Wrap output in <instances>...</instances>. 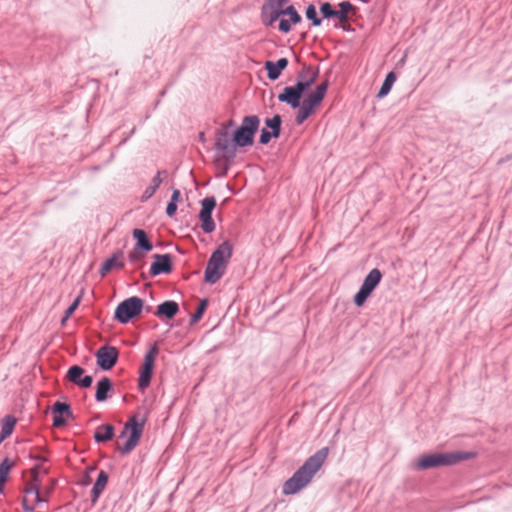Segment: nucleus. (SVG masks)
I'll return each instance as SVG.
<instances>
[{
  "mask_svg": "<svg viewBox=\"0 0 512 512\" xmlns=\"http://www.w3.org/2000/svg\"><path fill=\"white\" fill-rule=\"evenodd\" d=\"M145 424L146 418L140 419L137 415L129 417L119 435V438L127 436V440L123 445L116 446V450L121 456L130 454L136 448L141 440Z\"/></svg>",
  "mask_w": 512,
  "mask_h": 512,
  "instance_id": "39448f33",
  "label": "nucleus"
},
{
  "mask_svg": "<svg viewBox=\"0 0 512 512\" xmlns=\"http://www.w3.org/2000/svg\"><path fill=\"white\" fill-rule=\"evenodd\" d=\"M282 123L283 121L281 115L275 114L273 117L265 119L263 128L280 136L282 131Z\"/></svg>",
  "mask_w": 512,
  "mask_h": 512,
  "instance_id": "bb28decb",
  "label": "nucleus"
},
{
  "mask_svg": "<svg viewBox=\"0 0 512 512\" xmlns=\"http://www.w3.org/2000/svg\"><path fill=\"white\" fill-rule=\"evenodd\" d=\"M24 493L27 495H33L34 496V503L39 504L41 502H46V499H44L39 489L36 486L28 487L24 490Z\"/></svg>",
  "mask_w": 512,
  "mask_h": 512,
  "instance_id": "e433bc0d",
  "label": "nucleus"
},
{
  "mask_svg": "<svg viewBox=\"0 0 512 512\" xmlns=\"http://www.w3.org/2000/svg\"><path fill=\"white\" fill-rule=\"evenodd\" d=\"M9 436L4 432V431H0V444L6 440Z\"/></svg>",
  "mask_w": 512,
  "mask_h": 512,
  "instance_id": "864d4df0",
  "label": "nucleus"
},
{
  "mask_svg": "<svg viewBox=\"0 0 512 512\" xmlns=\"http://www.w3.org/2000/svg\"><path fill=\"white\" fill-rule=\"evenodd\" d=\"M113 391V383L107 376H103L96 384L95 400L105 402L109 398V393Z\"/></svg>",
  "mask_w": 512,
  "mask_h": 512,
  "instance_id": "aec40b11",
  "label": "nucleus"
},
{
  "mask_svg": "<svg viewBox=\"0 0 512 512\" xmlns=\"http://www.w3.org/2000/svg\"><path fill=\"white\" fill-rule=\"evenodd\" d=\"M15 466V461L4 458L0 462V481L6 483L10 474L11 469Z\"/></svg>",
  "mask_w": 512,
  "mask_h": 512,
  "instance_id": "7c9ffc66",
  "label": "nucleus"
},
{
  "mask_svg": "<svg viewBox=\"0 0 512 512\" xmlns=\"http://www.w3.org/2000/svg\"><path fill=\"white\" fill-rule=\"evenodd\" d=\"M236 128V122L233 119H229L225 122H222L219 128L215 132V143L214 149L216 151L217 156H221L225 149L228 148V143L231 138V129Z\"/></svg>",
  "mask_w": 512,
  "mask_h": 512,
  "instance_id": "ddd939ff",
  "label": "nucleus"
},
{
  "mask_svg": "<svg viewBox=\"0 0 512 512\" xmlns=\"http://www.w3.org/2000/svg\"><path fill=\"white\" fill-rule=\"evenodd\" d=\"M156 175H159V177H166L168 175V171L166 169L159 170Z\"/></svg>",
  "mask_w": 512,
  "mask_h": 512,
  "instance_id": "603ef678",
  "label": "nucleus"
},
{
  "mask_svg": "<svg viewBox=\"0 0 512 512\" xmlns=\"http://www.w3.org/2000/svg\"><path fill=\"white\" fill-rule=\"evenodd\" d=\"M329 87V79H324L318 84L313 91L307 94L306 98L302 101L295 117V123L297 125L303 124L311 115L315 113V110L325 98Z\"/></svg>",
  "mask_w": 512,
  "mask_h": 512,
  "instance_id": "423d86ee",
  "label": "nucleus"
},
{
  "mask_svg": "<svg viewBox=\"0 0 512 512\" xmlns=\"http://www.w3.org/2000/svg\"><path fill=\"white\" fill-rule=\"evenodd\" d=\"M259 127L260 118L258 115L244 116L241 124L232 132L228 148L224 150L220 158L228 165H232L239 148L250 147L254 144Z\"/></svg>",
  "mask_w": 512,
  "mask_h": 512,
  "instance_id": "f03ea898",
  "label": "nucleus"
},
{
  "mask_svg": "<svg viewBox=\"0 0 512 512\" xmlns=\"http://www.w3.org/2000/svg\"><path fill=\"white\" fill-rule=\"evenodd\" d=\"M181 200L182 198L180 190L177 188L172 189V195L169 202L178 204Z\"/></svg>",
  "mask_w": 512,
  "mask_h": 512,
  "instance_id": "37998d69",
  "label": "nucleus"
},
{
  "mask_svg": "<svg viewBox=\"0 0 512 512\" xmlns=\"http://www.w3.org/2000/svg\"><path fill=\"white\" fill-rule=\"evenodd\" d=\"M312 85L313 84L308 79H296V83L293 86L300 92L302 96H304L311 89Z\"/></svg>",
  "mask_w": 512,
  "mask_h": 512,
  "instance_id": "c9c22d12",
  "label": "nucleus"
},
{
  "mask_svg": "<svg viewBox=\"0 0 512 512\" xmlns=\"http://www.w3.org/2000/svg\"><path fill=\"white\" fill-rule=\"evenodd\" d=\"M144 301L138 296H131L121 301L115 308L114 319L120 324H127L141 315Z\"/></svg>",
  "mask_w": 512,
  "mask_h": 512,
  "instance_id": "0eeeda50",
  "label": "nucleus"
},
{
  "mask_svg": "<svg viewBox=\"0 0 512 512\" xmlns=\"http://www.w3.org/2000/svg\"><path fill=\"white\" fill-rule=\"evenodd\" d=\"M29 458L32 459V460H35L39 463H45V462H48V458L45 457V456H42V455H34V454H30L29 455Z\"/></svg>",
  "mask_w": 512,
  "mask_h": 512,
  "instance_id": "de8ad7c7",
  "label": "nucleus"
},
{
  "mask_svg": "<svg viewBox=\"0 0 512 512\" xmlns=\"http://www.w3.org/2000/svg\"><path fill=\"white\" fill-rule=\"evenodd\" d=\"M154 261L152 262L149 270L151 277H156L161 274H170L173 270L172 256L166 254H155L153 256Z\"/></svg>",
  "mask_w": 512,
  "mask_h": 512,
  "instance_id": "2eb2a0df",
  "label": "nucleus"
},
{
  "mask_svg": "<svg viewBox=\"0 0 512 512\" xmlns=\"http://www.w3.org/2000/svg\"><path fill=\"white\" fill-rule=\"evenodd\" d=\"M4 486H5V483H3V482H1V481H0V494H2V493H3V491H4Z\"/></svg>",
  "mask_w": 512,
  "mask_h": 512,
  "instance_id": "bf43d9fd",
  "label": "nucleus"
},
{
  "mask_svg": "<svg viewBox=\"0 0 512 512\" xmlns=\"http://www.w3.org/2000/svg\"><path fill=\"white\" fill-rule=\"evenodd\" d=\"M341 28H342L344 31H347V32H349V31H353V29H352L349 25H348V26H346L345 24H342Z\"/></svg>",
  "mask_w": 512,
  "mask_h": 512,
  "instance_id": "6e6d98bb",
  "label": "nucleus"
},
{
  "mask_svg": "<svg viewBox=\"0 0 512 512\" xmlns=\"http://www.w3.org/2000/svg\"><path fill=\"white\" fill-rule=\"evenodd\" d=\"M302 21V17L299 13H296L295 15L291 16L289 19L281 18L279 20L278 24V30L283 33L287 34L291 31L292 25H298Z\"/></svg>",
  "mask_w": 512,
  "mask_h": 512,
  "instance_id": "393cba45",
  "label": "nucleus"
},
{
  "mask_svg": "<svg viewBox=\"0 0 512 512\" xmlns=\"http://www.w3.org/2000/svg\"><path fill=\"white\" fill-rule=\"evenodd\" d=\"M318 76H319V68L317 67L316 71H314V72L310 75V77H308L307 79H308L312 84H314V83L316 82V80H317Z\"/></svg>",
  "mask_w": 512,
  "mask_h": 512,
  "instance_id": "09e8293b",
  "label": "nucleus"
},
{
  "mask_svg": "<svg viewBox=\"0 0 512 512\" xmlns=\"http://www.w3.org/2000/svg\"><path fill=\"white\" fill-rule=\"evenodd\" d=\"M156 191L157 190H155V188L148 186L145 189L143 195L141 196V201L145 202V201L149 200L156 193Z\"/></svg>",
  "mask_w": 512,
  "mask_h": 512,
  "instance_id": "79ce46f5",
  "label": "nucleus"
},
{
  "mask_svg": "<svg viewBox=\"0 0 512 512\" xmlns=\"http://www.w3.org/2000/svg\"><path fill=\"white\" fill-rule=\"evenodd\" d=\"M201 209L199 211V220L201 221V229L205 234L215 231L216 224L212 217V213L216 208L217 201L214 196H207L200 201Z\"/></svg>",
  "mask_w": 512,
  "mask_h": 512,
  "instance_id": "9b49d317",
  "label": "nucleus"
},
{
  "mask_svg": "<svg viewBox=\"0 0 512 512\" xmlns=\"http://www.w3.org/2000/svg\"><path fill=\"white\" fill-rule=\"evenodd\" d=\"M82 298V292L73 300V302L68 306L65 310L64 315L61 319V324L64 325L65 322L72 316L75 310L78 308L80 301Z\"/></svg>",
  "mask_w": 512,
  "mask_h": 512,
  "instance_id": "72a5a7b5",
  "label": "nucleus"
},
{
  "mask_svg": "<svg viewBox=\"0 0 512 512\" xmlns=\"http://www.w3.org/2000/svg\"><path fill=\"white\" fill-rule=\"evenodd\" d=\"M396 79H397V75L394 71L388 72L385 76V79H384L378 93H377V98L381 99V98H384L385 96H387L390 93Z\"/></svg>",
  "mask_w": 512,
  "mask_h": 512,
  "instance_id": "b1692460",
  "label": "nucleus"
},
{
  "mask_svg": "<svg viewBox=\"0 0 512 512\" xmlns=\"http://www.w3.org/2000/svg\"><path fill=\"white\" fill-rule=\"evenodd\" d=\"M199 139L200 141L204 142L205 141V133L204 132H200L199 133Z\"/></svg>",
  "mask_w": 512,
  "mask_h": 512,
  "instance_id": "13d9d810",
  "label": "nucleus"
},
{
  "mask_svg": "<svg viewBox=\"0 0 512 512\" xmlns=\"http://www.w3.org/2000/svg\"><path fill=\"white\" fill-rule=\"evenodd\" d=\"M475 456V452L466 451L430 453L421 456L418 459L415 468L417 470H428L441 466H450L460 461L472 459Z\"/></svg>",
  "mask_w": 512,
  "mask_h": 512,
  "instance_id": "20e7f679",
  "label": "nucleus"
},
{
  "mask_svg": "<svg viewBox=\"0 0 512 512\" xmlns=\"http://www.w3.org/2000/svg\"><path fill=\"white\" fill-rule=\"evenodd\" d=\"M115 437V427L112 424H101L95 430L93 439L96 443H105Z\"/></svg>",
  "mask_w": 512,
  "mask_h": 512,
  "instance_id": "5701e85b",
  "label": "nucleus"
},
{
  "mask_svg": "<svg viewBox=\"0 0 512 512\" xmlns=\"http://www.w3.org/2000/svg\"><path fill=\"white\" fill-rule=\"evenodd\" d=\"M96 364L102 371L111 370L119 358V350L110 345L101 346L95 353Z\"/></svg>",
  "mask_w": 512,
  "mask_h": 512,
  "instance_id": "f8f14e48",
  "label": "nucleus"
},
{
  "mask_svg": "<svg viewBox=\"0 0 512 512\" xmlns=\"http://www.w3.org/2000/svg\"><path fill=\"white\" fill-rule=\"evenodd\" d=\"M226 188H227L228 190H230V191H233V189H232V187L230 186V184H229V183H228V184H226Z\"/></svg>",
  "mask_w": 512,
  "mask_h": 512,
  "instance_id": "680f3d73",
  "label": "nucleus"
},
{
  "mask_svg": "<svg viewBox=\"0 0 512 512\" xmlns=\"http://www.w3.org/2000/svg\"><path fill=\"white\" fill-rule=\"evenodd\" d=\"M128 141V137H124L121 142L119 143V145H123L125 144L126 142Z\"/></svg>",
  "mask_w": 512,
  "mask_h": 512,
  "instance_id": "052dcab7",
  "label": "nucleus"
},
{
  "mask_svg": "<svg viewBox=\"0 0 512 512\" xmlns=\"http://www.w3.org/2000/svg\"><path fill=\"white\" fill-rule=\"evenodd\" d=\"M51 412L53 414V426L55 428H60L64 426L68 420L74 419L71 406L66 402L56 401L51 407Z\"/></svg>",
  "mask_w": 512,
  "mask_h": 512,
  "instance_id": "4468645a",
  "label": "nucleus"
},
{
  "mask_svg": "<svg viewBox=\"0 0 512 512\" xmlns=\"http://www.w3.org/2000/svg\"><path fill=\"white\" fill-rule=\"evenodd\" d=\"M280 136L276 135L275 133H273L272 131H269L265 128H262L260 130V136H259V143L261 145H268L271 141V139H277L279 138Z\"/></svg>",
  "mask_w": 512,
  "mask_h": 512,
  "instance_id": "f704fd0d",
  "label": "nucleus"
},
{
  "mask_svg": "<svg viewBox=\"0 0 512 512\" xmlns=\"http://www.w3.org/2000/svg\"><path fill=\"white\" fill-rule=\"evenodd\" d=\"M208 303H209V301L207 298H203L200 300L196 311L190 317V321H189L190 325H194L200 321V319L202 318V316L204 315V313L208 307Z\"/></svg>",
  "mask_w": 512,
  "mask_h": 512,
  "instance_id": "c756f323",
  "label": "nucleus"
},
{
  "mask_svg": "<svg viewBox=\"0 0 512 512\" xmlns=\"http://www.w3.org/2000/svg\"><path fill=\"white\" fill-rule=\"evenodd\" d=\"M90 483L89 475L87 474L85 479H83L79 484L80 485H88Z\"/></svg>",
  "mask_w": 512,
  "mask_h": 512,
  "instance_id": "5fc2aeb1",
  "label": "nucleus"
},
{
  "mask_svg": "<svg viewBox=\"0 0 512 512\" xmlns=\"http://www.w3.org/2000/svg\"><path fill=\"white\" fill-rule=\"evenodd\" d=\"M179 312V304L174 300H165L160 303L154 312V316L160 319H173Z\"/></svg>",
  "mask_w": 512,
  "mask_h": 512,
  "instance_id": "a211bd4d",
  "label": "nucleus"
},
{
  "mask_svg": "<svg viewBox=\"0 0 512 512\" xmlns=\"http://www.w3.org/2000/svg\"><path fill=\"white\" fill-rule=\"evenodd\" d=\"M302 97L303 96L300 94V92L292 85L286 86L283 91L278 94L277 99L279 102L286 103L291 108L296 109L302 104Z\"/></svg>",
  "mask_w": 512,
  "mask_h": 512,
  "instance_id": "dca6fc26",
  "label": "nucleus"
},
{
  "mask_svg": "<svg viewBox=\"0 0 512 512\" xmlns=\"http://www.w3.org/2000/svg\"><path fill=\"white\" fill-rule=\"evenodd\" d=\"M278 11L280 12L281 18H284V16H288L290 18L291 16L298 13V11L296 10V8L293 5H289L286 7L282 6L281 8H278Z\"/></svg>",
  "mask_w": 512,
  "mask_h": 512,
  "instance_id": "4c0bfd02",
  "label": "nucleus"
},
{
  "mask_svg": "<svg viewBox=\"0 0 512 512\" xmlns=\"http://www.w3.org/2000/svg\"><path fill=\"white\" fill-rule=\"evenodd\" d=\"M382 273L378 268H373L365 276L358 292L353 297V302L356 307H362L373 291L377 288L382 280Z\"/></svg>",
  "mask_w": 512,
  "mask_h": 512,
  "instance_id": "6e6552de",
  "label": "nucleus"
},
{
  "mask_svg": "<svg viewBox=\"0 0 512 512\" xmlns=\"http://www.w3.org/2000/svg\"><path fill=\"white\" fill-rule=\"evenodd\" d=\"M132 237L135 240L133 249L128 253V260L131 264L139 263L146 253L152 251L153 244L150 241L145 230L135 228L132 231Z\"/></svg>",
  "mask_w": 512,
  "mask_h": 512,
  "instance_id": "1a4fd4ad",
  "label": "nucleus"
},
{
  "mask_svg": "<svg viewBox=\"0 0 512 512\" xmlns=\"http://www.w3.org/2000/svg\"><path fill=\"white\" fill-rule=\"evenodd\" d=\"M269 3V6H275L276 8H281L282 6H285L289 0H267Z\"/></svg>",
  "mask_w": 512,
  "mask_h": 512,
  "instance_id": "49530a36",
  "label": "nucleus"
},
{
  "mask_svg": "<svg viewBox=\"0 0 512 512\" xmlns=\"http://www.w3.org/2000/svg\"><path fill=\"white\" fill-rule=\"evenodd\" d=\"M233 255V245L229 240L223 241L212 252L204 272V281L210 285L218 282L225 274L227 265Z\"/></svg>",
  "mask_w": 512,
  "mask_h": 512,
  "instance_id": "7ed1b4c3",
  "label": "nucleus"
},
{
  "mask_svg": "<svg viewBox=\"0 0 512 512\" xmlns=\"http://www.w3.org/2000/svg\"><path fill=\"white\" fill-rule=\"evenodd\" d=\"M289 61L287 58H279L277 61L268 60L264 64V68L267 72V78L270 81H276L287 68Z\"/></svg>",
  "mask_w": 512,
  "mask_h": 512,
  "instance_id": "f3484780",
  "label": "nucleus"
},
{
  "mask_svg": "<svg viewBox=\"0 0 512 512\" xmlns=\"http://www.w3.org/2000/svg\"><path fill=\"white\" fill-rule=\"evenodd\" d=\"M321 18L323 19H337L339 21L338 10H336L331 3L323 2L319 7Z\"/></svg>",
  "mask_w": 512,
  "mask_h": 512,
  "instance_id": "cd10ccee",
  "label": "nucleus"
},
{
  "mask_svg": "<svg viewBox=\"0 0 512 512\" xmlns=\"http://www.w3.org/2000/svg\"><path fill=\"white\" fill-rule=\"evenodd\" d=\"M329 454V447H323L308 457L282 486L284 495H294L305 488L319 471Z\"/></svg>",
  "mask_w": 512,
  "mask_h": 512,
  "instance_id": "f257e3e1",
  "label": "nucleus"
},
{
  "mask_svg": "<svg viewBox=\"0 0 512 512\" xmlns=\"http://www.w3.org/2000/svg\"><path fill=\"white\" fill-rule=\"evenodd\" d=\"M305 17L311 22L314 27H319L322 24V18L318 16L317 10L314 4H309L305 9Z\"/></svg>",
  "mask_w": 512,
  "mask_h": 512,
  "instance_id": "2f4dec72",
  "label": "nucleus"
},
{
  "mask_svg": "<svg viewBox=\"0 0 512 512\" xmlns=\"http://www.w3.org/2000/svg\"><path fill=\"white\" fill-rule=\"evenodd\" d=\"M93 383V377L91 375L82 376L81 380H79L77 386L81 388H89Z\"/></svg>",
  "mask_w": 512,
  "mask_h": 512,
  "instance_id": "58836bf2",
  "label": "nucleus"
},
{
  "mask_svg": "<svg viewBox=\"0 0 512 512\" xmlns=\"http://www.w3.org/2000/svg\"><path fill=\"white\" fill-rule=\"evenodd\" d=\"M310 71H311V66H308V65L304 64L302 70L299 71L298 74H297V79H300V80L307 79L306 78V73H308Z\"/></svg>",
  "mask_w": 512,
  "mask_h": 512,
  "instance_id": "c03bdc74",
  "label": "nucleus"
},
{
  "mask_svg": "<svg viewBox=\"0 0 512 512\" xmlns=\"http://www.w3.org/2000/svg\"><path fill=\"white\" fill-rule=\"evenodd\" d=\"M123 256L122 250H117L111 257L107 258L99 269V274L103 277L109 273L113 268L122 269L124 262L119 261V258Z\"/></svg>",
  "mask_w": 512,
  "mask_h": 512,
  "instance_id": "4be33fe9",
  "label": "nucleus"
},
{
  "mask_svg": "<svg viewBox=\"0 0 512 512\" xmlns=\"http://www.w3.org/2000/svg\"><path fill=\"white\" fill-rule=\"evenodd\" d=\"M163 182V178L162 177H159V175H155L152 180H151V183H150V187H153L155 188V190H157L160 185L162 184Z\"/></svg>",
  "mask_w": 512,
  "mask_h": 512,
  "instance_id": "a18cd8bd",
  "label": "nucleus"
},
{
  "mask_svg": "<svg viewBox=\"0 0 512 512\" xmlns=\"http://www.w3.org/2000/svg\"><path fill=\"white\" fill-rule=\"evenodd\" d=\"M177 205L176 203L168 202L166 206L165 213L169 218H172L176 215L177 212Z\"/></svg>",
  "mask_w": 512,
  "mask_h": 512,
  "instance_id": "ea45409f",
  "label": "nucleus"
},
{
  "mask_svg": "<svg viewBox=\"0 0 512 512\" xmlns=\"http://www.w3.org/2000/svg\"><path fill=\"white\" fill-rule=\"evenodd\" d=\"M16 423L17 419L15 416L11 414L6 415L1 420V430L4 431L8 436H11L14 431Z\"/></svg>",
  "mask_w": 512,
  "mask_h": 512,
  "instance_id": "473e14b6",
  "label": "nucleus"
},
{
  "mask_svg": "<svg viewBox=\"0 0 512 512\" xmlns=\"http://www.w3.org/2000/svg\"><path fill=\"white\" fill-rule=\"evenodd\" d=\"M135 132H136V128H135V127H133V128L130 130V132L127 134V136H126V137H128V139H129L130 137H132V136L135 134Z\"/></svg>",
  "mask_w": 512,
  "mask_h": 512,
  "instance_id": "4d7b16f0",
  "label": "nucleus"
},
{
  "mask_svg": "<svg viewBox=\"0 0 512 512\" xmlns=\"http://www.w3.org/2000/svg\"><path fill=\"white\" fill-rule=\"evenodd\" d=\"M29 496L25 494V496L22 499V508L25 512H33L35 509V506L33 504H29Z\"/></svg>",
  "mask_w": 512,
  "mask_h": 512,
  "instance_id": "a19ab883",
  "label": "nucleus"
},
{
  "mask_svg": "<svg viewBox=\"0 0 512 512\" xmlns=\"http://www.w3.org/2000/svg\"><path fill=\"white\" fill-rule=\"evenodd\" d=\"M145 310H146V312H148V313H149V312L151 311V307H150V306H147V307L145 308Z\"/></svg>",
  "mask_w": 512,
  "mask_h": 512,
  "instance_id": "e2e57ef3",
  "label": "nucleus"
},
{
  "mask_svg": "<svg viewBox=\"0 0 512 512\" xmlns=\"http://www.w3.org/2000/svg\"><path fill=\"white\" fill-rule=\"evenodd\" d=\"M109 480V475L106 471L101 470L98 473V476L96 478V481L94 482V485L90 491V498L91 502L95 504L99 497L101 496L102 492L104 491L107 483Z\"/></svg>",
  "mask_w": 512,
  "mask_h": 512,
  "instance_id": "6ab92c4d",
  "label": "nucleus"
},
{
  "mask_svg": "<svg viewBox=\"0 0 512 512\" xmlns=\"http://www.w3.org/2000/svg\"><path fill=\"white\" fill-rule=\"evenodd\" d=\"M157 353V345L153 344L144 355V360L140 367L138 378V388L140 391H144L151 384Z\"/></svg>",
  "mask_w": 512,
  "mask_h": 512,
  "instance_id": "9d476101",
  "label": "nucleus"
},
{
  "mask_svg": "<svg viewBox=\"0 0 512 512\" xmlns=\"http://www.w3.org/2000/svg\"><path fill=\"white\" fill-rule=\"evenodd\" d=\"M225 164H226V166H225L224 170H223V171H221V173L218 175V177H223V176H226V175H227L228 170H229V167H230L231 165H228L226 162H225Z\"/></svg>",
  "mask_w": 512,
  "mask_h": 512,
  "instance_id": "3c124183",
  "label": "nucleus"
},
{
  "mask_svg": "<svg viewBox=\"0 0 512 512\" xmlns=\"http://www.w3.org/2000/svg\"><path fill=\"white\" fill-rule=\"evenodd\" d=\"M280 19V12L278 11V8H276L275 6H269V3L266 2L261 7V21L264 26L271 27L277 20Z\"/></svg>",
  "mask_w": 512,
  "mask_h": 512,
  "instance_id": "412c9836",
  "label": "nucleus"
},
{
  "mask_svg": "<svg viewBox=\"0 0 512 512\" xmlns=\"http://www.w3.org/2000/svg\"><path fill=\"white\" fill-rule=\"evenodd\" d=\"M39 469H40V465L37 464L35 465L32 469H31V473L34 477L35 480H37V477H38V473H39Z\"/></svg>",
  "mask_w": 512,
  "mask_h": 512,
  "instance_id": "8fccbe9b",
  "label": "nucleus"
},
{
  "mask_svg": "<svg viewBox=\"0 0 512 512\" xmlns=\"http://www.w3.org/2000/svg\"><path fill=\"white\" fill-rule=\"evenodd\" d=\"M160 95L165 96V91H162Z\"/></svg>",
  "mask_w": 512,
  "mask_h": 512,
  "instance_id": "69168bd1",
  "label": "nucleus"
},
{
  "mask_svg": "<svg viewBox=\"0 0 512 512\" xmlns=\"http://www.w3.org/2000/svg\"><path fill=\"white\" fill-rule=\"evenodd\" d=\"M89 471H94L95 470V467H89L88 468Z\"/></svg>",
  "mask_w": 512,
  "mask_h": 512,
  "instance_id": "0e129e2a",
  "label": "nucleus"
},
{
  "mask_svg": "<svg viewBox=\"0 0 512 512\" xmlns=\"http://www.w3.org/2000/svg\"><path fill=\"white\" fill-rule=\"evenodd\" d=\"M84 372L85 370L83 367L79 365H73L68 369L66 373V379L71 383L77 385L79 380H81Z\"/></svg>",
  "mask_w": 512,
  "mask_h": 512,
  "instance_id": "c85d7f7f",
  "label": "nucleus"
},
{
  "mask_svg": "<svg viewBox=\"0 0 512 512\" xmlns=\"http://www.w3.org/2000/svg\"><path fill=\"white\" fill-rule=\"evenodd\" d=\"M339 23L346 24L349 21V13H355L357 8L349 1H342L338 4Z\"/></svg>",
  "mask_w": 512,
  "mask_h": 512,
  "instance_id": "a878e982",
  "label": "nucleus"
}]
</instances>
